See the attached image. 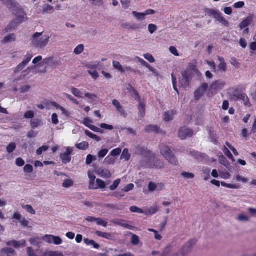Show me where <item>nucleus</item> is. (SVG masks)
Returning <instances> with one entry per match:
<instances>
[{
  "mask_svg": "<svg viewBox=\"0 0 256 256\" xmlns=\"http://www.w3.org/2000/svg\"><path fill=\"white\" fill-rule=\"evenodd\" d=\"M54 12V8L48 4H44L42 6V12L44 14H52Z\"/></svg>",
  "mask_w": 256,
  "mask_h": 256,
  "instance_id": "23",
  "label": "nucleus"
},
{
  "mask_svg": "<svg viewBox=\"0 0 256 256\" xmlns=\"http://www.w3.org/2000/svg\"><path fill=\"white\" fill-rule=\"evenodd\" d=\"M71 92L75 96L78 98H83L86 94L84 92L74 87L72 88Z\"/></svg>",
  "mask_w": 256,
  "mask_h": 256,
  "instance_id": "26",
  "label": "nucleus"
},
{
  "mask_svg": "<svg viewBox=\"0 0 256 256\" xmlns=\"http://www.w3.org/2000/svg\"><path fill=\"white\" fill-rule=\"evenodd\" d=\"M234 179L238 182H242V183H246L248 182V179L244 178L238 174H235Z\"/></svg>",
  "mask_w": 256,
  "mask_h": 256,
  "instance_id": "37",
  "label": "nucleus"
},
{
  "mask_svg": "<svg viewBox=\"0 0 256 256\" xmlns=\"http://www.w3.org/2000/svg\"><path fill=\"white\" fill-rule=\"evenodd\" d=\"M58 110H60L61 111L62 114L64 115V116L66 117H69L70 116V112L66 110L65 108L64 107L60 106L59 107Z\"/></svg>",
  "mask_w": 256,
  "mask_h": 256,
  "instance_id": "60",
  "label": "nucleus"
},
{
  "mask_svg": "<svg viewBox=\"0 0 256 256\" xmlns=\"http://www.w3.org/2000/svg\"><path fill=\"white\" fill-rule=\"evenodd\" d=\"M116 160L114 156L110 154L104 160V163L106 164H114L115 163Z\"/></svg>",
  "mask_w": 256,
  "mask_h": 256,
  "instance_id": "35",
  "label": "nucleus"
},
{
  "mask_svg": "<svg viewBox=\"0 0 256 256\" xmlns=\"http://www.w3.org/2000/svg\"><path fill=\"white\" fill-rule=\"evenodd\" d=\"M226 85V82L222 80H218L213 82L210 86V90L214 94L222 90Z\"/></svg>",
  "mask_w": 256,
  "mask_h": 256,
  "instance_id": "7",
  "label": "nucleus"
},
{
  "mask_svg": "<svg viewBox=\"0 0 256 256\" xmlns=\"http://www.w3.org/2000/svg\"><path fill=\"white\" fill-rule=\"evenodd\" d=\"M95 234L98 236L102 237L107 240H110L112 236L110 233L104 232L100 231H96Z\"/></svg>",
  "mask_w": 256,
  "mask_h": 256,
  "instance_id": "31",
  "label": "nucleus"
},
{
  "mask_svg": "<svg viewBox=\"0 0 256 256\" xmlns=\"http://www.w3.org/2000/svg\"><path fill=\"white\" fill-rule=\"evenodd\" d=\"M88 176L90 179L89 188L90 190H95L96 188L95 184L96 176L94 172L89 171L88 172Z\"/></svg>",
  "mask_w": 256,
  "mask_h": 256,
  "instance_id": "17",
  "label": "nucleus"
},
{
  "mask_svg": "<svg viewBox=\"0 0 256 256\" xmlns=\"http://www.w3.org/2000/svg\"><path fill=\"white\" fill-rule=\"evenodd\" d=\"M74 184V182L70 179H67L66 180H64L63 184H62V186L65 188H68L70 186H72Z\"/></svg>",
  "mask_w": 256,
  "mask_h": 256,
  "instance_id": "50",
  "label": "nucleus"
},
{
  "mask_svg": "<svg viewBox=\"0 0 256 256\" xmlns=\"http://www.w3.org/2000/svg\"><path fill=\"white\" fill-rule=\"evenodd\" d=\"M214 18L216 19L219 22L221 23L222 25L226 26H229V22L222 16V14L218 12L214 16Z\"/></svg>",
  "mask_w": 256,
  "mask_h": 256,
  "instance_id": "24",
  "label": "nucleus"
},
{
  "mask_svg": "<svg viewBox=\"0 0 256 256\" xmlns=\"http://www.w3.org/2000/svg\"><path fill=\"white\" fill-rule=\"evenodd\" d=\"M26 252L28 256H40L39 250H34L31 247H28L26 248Z\"/></svg>",
  "mask_w": 256,
  "mask_h": 256,
  "instance_id": "34",
  "label": "nucleus"
},
{
  "mask_svg": "<svg viewBox=\"0 0 256 256\" xmlns=\"http://www.w3.org/2000/svg\"><path fill=\"white\" fill-rule=\"evenodd\" d=\"M230 174L228 172H220V176L222 179L228 180L230 178Z\"/></svg>",
  "mask_w": 256,
  "mask_h": 256,
  "instance_id": "59",
  "label": "nucleus"
},
{
  "mask_svg": "<svg viewBox=\"0 0 256 256\" xmlns=\"http://www.w3.org/2000/svg\"><path fill=\"white\" fill-rule=\"evenodd\" d=\"M181 176L185 179H192L194 177V174L188 172H182Z\"/></svg>",
  "mask_w": 256,
  "mask_h": 256,
  "instance_id": "54",
  "label": "nucleus"
},
{
  "mask_svg": "<svg viewBox=\"0 0 256 256\" xmlns=\"http://www.w3.org/2000/svg\"><path fill=\"white\" fill-rule=\"evenodd\" d=\"M218 59L220 62V64L218 66L216 72H224L226 70V64L224 58L222 57L218 56Z\"/></svg>",
  "mask_w": 256,
  "mask_h": 256,
  "instance_id": "19",
  "label": "nucleus"
},
{
  "mask_svg": "<svg viewBox=\"0 0 256 256\" xmlns=\"http://www.w3.org/2000/svg\"><path fill=\"white\" fill-rule=\"evenodd\" d=\"M73 147H65V151L60 154V158L64 164H67L70 162L72 160L71 154L74 150Z\"/></svg>",
  "mask_w": 256,
  "mask_h": 256,
  "instance_id": "5",
  "label": "nucleus"
},
{
  "mask_svg": "<svg viewBox=\"0 0 256 256\" xmlns=\"http://www.w3.org/2000/svg\"><path fill=\"white\" fill-rule=\"evenodd\" d=\"M208 87V84L206 83H203L194 92V96L196 100H198L204 94Z\"/></svg>",
  "mask_w": 256,
  "mask_h": 256,
  "instance_id": "13",
  "label": "nucleus"
},
{
  "mask_svg": "<svg viewBox=\"0 0 256 256\" xmlns=\"http://www.w3.org/2000/svg\"><path fill=\"white\" fill-rule=\"evenodd\" d=\"M2 1L10 6L12 12L16 16V18L12 20L4 28V33H6L16 30L20 24L26 22L28 18L26 12L14 0H2Z\"/></svg>",
  "mask_w": 256,
  "mask_h": 256,
  "instance_id": "1",
  "label": "nucleus"
},
{
  "mask_svg": "<svg viewBox=\"0 0 256 256\" xmlns=\"http://www.w3.org/2000/svg\"><path fill=\"white\" fill-rule=\"evenodd\" d=\"M96 188L95 190L98 188L103 189L106 186V183L102 180L98 178L96 180Z\"/></svg>",
  "mask_w": 256,
  "mask_h": 256,
  "instance_id": "39",
  "label": "nucleus"
},
{
  "mask_svg": "<svg viewBox=\"0 0 256 256\" xmlns=\"http://www.w3.org/2000/svg\"><path fill=\"white\" fill-rule=\"evenodd\" d=\"M221 184L222 186L229 188L237 189L239 188V186L238 184H226V182H221Z\"/></svg>",
  "mask_w": 256,
  "mask_h": 256,
  "instance_id": "49",
  "label": "nucleus"
},
{
  "mask_svg": "<svg viewBox=\"0 0 256 256\" xmlns=\"http://www.w3.org/2000/svg\"><path fill=\"white\" fill-rule=\"evenodd\" d=\"M148 159L147 166L152 168H161L164 166V164L162 160H158L153 156H148Z\"/></svg>",
  "mask_w": 256,
  "mask_h": 256,
  "instance_id": "6",
  "label": "nucleus"
},
{
  "mask_svg": "<svg viewBox=\"0 0 256 256\" xmlns=\"http://www.w3.org/2000/svg\"><path fill=\"white\" fill-rule=\"evenodd\" d=\"M50 36L47 35H42V33L36 32L32 38V45L36 48H43L48 43Z\"/></svg>",
  "mask_w": 256,
  "mask_h": 256,
  "instance_id": "3",
  "label": "nucleus"
},
{
  "mask_svg": "<svg viewBox=\"0 0 256 256\" xmlns=\"http://www.w3.org/2000/svg\"><path fill=\"white\" fill-rule=\"evenodd\" d=\"M63 96H64L66 98H67L70 100V101H72L74 104L76 105L79 104L78 102L75 98H74L73 96H72L71 95L66 94V93H64Z\"/></svg>",
  "mask_w": 256,
  "mask_h": 256,
  "instance_id": "51",
  "label": "nucleus"
},
{
  "mask_svg": "<svg viewBox=\"0 0 256 256\" xmlns=\"http://www.w3.org/2000/svg\"><path fill=\"white\" fill-rule=\"evenodd\" d=\"M210 168L207 167H204L202 169V175L203 179L207 181L210 178Z\"/></svg>",
  "mask_w": 256,
  "mask_h": 256,
  "instance_id": "27",
  "label": "nucleus"
},
{
  "mask_svg": "<svg viewBox=\"0 0 256 256\" xmlns=\"http://www.w3.org/2000/svg\"><path fill=\"white\" fill-rule=\"evenodd\" d=\"M160 150L163 156L170 164L177 165L178 162L172 154L170 148L165 144H161L160 146Z\"/></svg>",
  "mask_w": 256,
  "mask_h": 256,
  "instance_id": "4",
  "label": "nucleus"
},
{
  "mask_svg": "<svg viewBox=\"0 0 256 256\" xmlns=\"http://www.w3.org/2000/svg\"><path fill=\"white\" fill-rule=\"evenodd\" d=\"M194 74L199 75L200 72L194 64H190L188 68L182 72V76L180 78V86L186 88L188 86Z\"/></svg>",
  "mask_w": 256,
  "mask_h": 256,
  "instance_id": "2",
  "label": "nucleus"
},
{
  "mask_svg": "<svg viewBox=\"0 0 256 256\" xmlns=\"http://www.w3.org/2000/svg\"><path fill=\"white\" fill-rule=\"evenodd\" d=\"M112 64L114 68L118 70L119 72L122 73L124 72V70L118 62L114 60L113 61Z\"/></svg>",
  "mask_w": 256,
  "mask_h": 256,
  "instance_id": "40",
  "label": "nucleus"
},
{
  "mask_svg": "<svg viewBox=\"0 0 256 256\" xmlns=\"http://www.w3.org/2000/svg\"><path fill=\"white\" fill-rule=\"evenodd\" d=\"M130 92L131 93L132 96L134 97L136 100L138 102L141 101L138 92L132 87H130Z\"/></svg>",
  "mask_w": 256,
  "mask_h": 256,
  "instance_id": "38",
  "label": "nucleus"
},
{
  "mask_svg": "<svg viewBox=\"0 0 256 256\" xmlns=\"http://www.w3.org/2000/svg\"><path fill=\"white\" fill-rule=\"evenodd\" d=\"M96 160V156H93L92 154H88L86 156V164L88 165H90L92 164L93 160Z\"/></svg>",
  "mask_w": 256,
  "mask_h": 256,
  "instance_id": "58",
  "label": "nucleus"
},
{
  "mask_svg": "<svg viewBox=\"0 0 256 256\" xmlns=\"http://www.w3.org/2000/svg\"><path fill=\"white\" fill-rule=\"evenodd\" d=\"M238 100H242L244 106L248 108H250L252 106L250 98L245 93H243L241 94Z\"/></svg>",
  "mask_w": 256,
  "mask_h": 256,
  "instance_id": "21",
  "label": "nucleus"
},
{
  "mask_svg": "<svg viewBox=\"0 0 256 256\" xmlns=\"http://www.w3.org/2000/svg\"><path fill=\"white\" fill-rule=\"evenodd\" d=\"M146 104L144 101L138 102V116L142 118L145 115V109Z\"/></svg>",
  "mask_w": 256,
  "mask_h": 256,
  "instance_id": "22",
  "label": "nucleus"
},
{
  "mask_svg": "<svg viewBox=\"0 0 256 256\" xmlns=\"http://www.w3.org/2000/svg\"><path fill=\"white\" fill-rule=\"evenodd\" d=\"M16 254V251L10 248H4L0 250V256H14Z\"/></svg>",
  "mask_w": 256,
  "mask_h": 256,
  "instance_id": "16",
  "label": "nucleus"
},
{
  "mask_svg": "<svg viewBox=\"0 0 256 256\" xmlns=\"http://www.w3.org/2000/svg\"><path fill=\"white\" fill-rule=\"evenodd\" d=\"M194 134L192 130L186 127L181 128L178 132V136L182 140L191 137Z\"/></svg>",
  "mask_w": 256,
  "mask_h": 256,
  "instance_id": "9",
  "label": "nucleus"
},
{
  "mask_svg": "<svg viewBox=\"0 0 256 256\" xmlns=\"http://www.w3.org/2000/svg\"><path fill=\"white\" fill-rule=\"evenodd\" d=\"M96 173L100 176L104 178H110L112 176L111 172L108 169L106 168H99L98 169L96 170Z\"/></svg>",
  "mask_w": 256,
  "mask_h": 256,
  "instance_id": "14",
  "label": "nucleus"
},
{
  "mask_svg": "<svg viewBox=\"0 0 256 256\" xmlns=\"http://www.w3.org/2000/svg\"><path fill=\"white\" fill-rule=\"evenodd\" d=\"M176 114V112L174 110H170L165 112L162 115L163 119L166 122L171 121L174 119V116Z\"/></svg>",
  "mask_w": 256,
  "mask_h": 256,
  "instance_id": "20",
  "label": "nucleus"
},
{
  "mask_svg": "<svg viewBox=\"0 0 256 256\" xmlns=\"http://www.w3.org/2000/svg\"><path fill=\"white\" fill-rule=\"evenodd\" d=\"M6 244L8 246H12L16 248H18L21 246H24L26 244V240H20L19 241H16L15 240H12L10 241H8L6 242Z\"/></svg>",
  "mask_w": 256,
  "mask_h": 256,
  "instance_id": "15",
  "label": "nucleus"
},
{
  "mask_svg": "<svg viewBox=\"0 0 256 256\" xmlns=\"http://www.w3.org/2000/svg\"><path fill=\"white\" fill-rule=\"evenodd\" d=\"M84 50V46L83 44H79L78 46L74 50V53L76 54H80Z\"/></svg>",
  "mask_w": 256,
  "mask_h": 256,
  "instance_id": "53",
  "label": "nucleus"
},
{
  "mask_svg": "<svg viewBox=\"0 0 256 256\" xmlns=\"http://www.w3.org/2000/svg\"><path fill=\"white\" fill-rule=\"evenodd\" d=\"M22 208L32 214H36L35 210L30 205H22Z\"/></svg>",
  "mask_w": 256,
  "mask_h": 256,
  "instance_id": "48",
  "label": "nucleus"
},
{
  "mask_svg": "<svg viewBox=\"0 0 256 256\" xmlns=\"http://www.w3.org/2000/svg\"><path fill=\"white\" fill-rule=\"evenodd\" d=\"M143 56L144 57V58H146L150 62L152 63L155 62L154 58L151 54L147 53V54H143Z\"/></svg>",
  "mask_w": 256,
  "mask_h": 256,
  "instance_id": "56",
  "label": "nucleus"
},
{
  "mask_svg": "<svg viewBox=\"0 0 256 256\" xmlns=\"http://www.w3.org/2000/svg\"><path fill=\"white\" fill-rule=\"evenodd\" d=\"M159 210L158 206L157 204H154L152 206L146 208L144 211V214L146 215H152L154 214Z\"/></svg>",
  "mask_w": 256,
  "mask_h": 256,
  "instance_id": "25",
  "label": "nucleus"
},
{
  "mask_svg": "<svg viewBox=\"0 0 256 256\" xmlns=\"http://www.w3.org/2000/svg\"><path fill=\"white\" fill-rule=\"evenodd\" d=\"M132 14L138 21H142L145 19L146 15L144 12H132Z\"/></svg>",
  "mask_w": 256,
  "mask_h": 256,
  "instance_id": "30",
  "label": "nucleus"
},
{
  "mask_svg": "<svg viewBox=\"0 0 256 256\" xmlns=\"http://www.w3.org/2000/svg\"><path fill=\"white\" fill-rule=\"evenodd\" d=\"M222 151L224 153V154L230 160H231L232 162H234L235 160L231 154L230 152V151L229 149L226 146H224L222 148Z\"/></svg>",
  "mask_w": 256,
  "mask_h": 256,
  "instance_id": "36",
  "label": "nucleus"
},
{
  "mask_svg": "<svg viewBox=\"0 0 256 256\" xmlns=\"http://www.w3.org/2000/svg\"><path fill=\"white\" fill-rule=\"evenodd\" d=\"M16 144L14 142H11L6 147L7 152L9 154H10L14 150L16 149Z\"/></svg>",
  "mask_w": 256,
  "mask_h": 256,
  "instance_id": "52",
  "label": "nucleus"
},
{
  "mask_svg": "<svg viewBox=\"0 0 256 256\" xmlns=\"http://www.w3.org/2000/svg\"><path fill=\"white\" fill-rule=\"evenodd\" d=\"M84 96L87 98L90 102H92L94 101H95L97 96L96 94L90 93H86L84 94Z\"/></svg>",
  "mask_w": 256,
  "mask_h": 256,
  "instance_id": "47",
  "label": "nucleus"
},
{
  "mask_svg": "<svg viewBox=\"0 0 256 256\" xmlns=\"http://www.w3.org/2000/svg\"><path fill=\"white\" fill-rule=\"evenodd\" d=\"M34 116V112L32 110H29L26 112L24 114V118L26 119L32 118Z\"/></svg>",
  "mask_w": 256,
  "mask_h": 256,
  "instance_id": "64",
  "label": "nucleus"
},
{
  "mask_svg": "<svg viewBox=\"0 0 256 256\" xmlns=\"http://www.w3.org/2000/svg\"><path fill=\"white\" fill-rule=\"evenodd\" d=\"M108 150L106 148L102 149L98 154V156L100 159L104 158L108 153Z\"/></svg>",
  "mask_w": 256,
  "mask_h": 256,
  "instance_id": "45",
  "label": "nucleus"
},
{
  "mask_svg": "<svg viewBox=\"0 0 256 256\" xmlns=\"http://www.w3.org/2000/svg\"><path fill=\"white\" fill-rule=\"evenodd\" d=\"M164 188V185L162 182H150L148 189L150 192H160Z\"/></svg>",
  "mask_w": 256,
  "mask_h": 256,
  "instance_id": "10",
  "label": "nucleus"
},
{
  "mask_svg": "<svg viewBox=\"0 0 256 256\" xmlns=\"http://www.w3.org/2000/svg\"><path fill=\"white\" fill-rule=\"evenodd\" d=\"M130 212H136V213H138V214H144V211L142 209H141L137 206H130Z\"/></svg>",
  "mask_w": 256,
  "mask_h": 256,
  "instance_id": "55",
  "label": "nucleus"
},
{
  "mask_svg": "<svg viewBox=\"0 0 256 256\" xmlns=\"http://www.w3.org/2000/svg\"><path fill=\"white\" fill-rule=\"evenodd\" d=\"M52 61L53 58L52 57L46 58L43 60L40 64L42 66L44 64L52 66Z\"/></svg>",
  "mask_w": 256,
  "mask_h": 256,
  "instance_id": "46",
  "label": "nucleus"
},
{
  "mask_svg": "<svg viewBox=\"0 0 256 256\" xmlns=\"http://www.w3.org/2000/svg\"><path fill=\"white\" fill-rule=\"evenodd\" d=\"M130 155L129 154L128 149L124 148V150L121 156V158L124 159L125 160L128 161L130 160Z\"/></svg>",
  "mask_w": 256,
  "mask_h": 256,
  "instance_id": "41",
  "label": "nucleus"
},
{
  "mask_svg": "<svg viewBox=\"0 0 256 256\" xmlns=\"http://www.w3.org/2000/svg\"><path fill=\"white\" fill-rule=\"evenodd\" d=\"M98 63L95 62L94 64H88L87 65L88 68V72L92 76V78L96 80L99 76L98 73L96 70V68L97 67Z\"/></svg>",
  "mask_w": 256,
  "mask_h": 256,
  "instance_id": "12",
  "label": "nucleus"
},
{
  "mask_svg": "<svg viewBox=\"0 0 256 256\" xmlns=\"http://www.w3.org/2000/svg\"><path fill=\"white\" fill-rule=\"evenodd\" d=\"M75 146L78 150H85L88 148L89 144L87 142H82L80 144H76Z\"/></svg>",
  "mask_w": 256,
  "mask_h": 256,
  "instance_id": "33",
  "label": "nucleus"
},
{
  "mask_svg": "<svg viewBox=\"0 0 256 256\" xmlns=\"http://www.w3.org/2000/svg\"><path fill=\"white\" fill-rule=\"evenodd\" d=\"M218 160L220 164L224 165L227 168L229 169L231 167L230 164L224 156H220L218 158Z\"/></svg>",
  "mask_w": 256,
  "mask_h": 256,
  "instance_id": "29",
  "label": "nucleus"
},
{
  "mask_svg": "<svg viewBox=\"0 0 256 256\" xmlns=\"http://www.w3.org/2000/svg\"><path fill=\"white\" fill-rule=\"evenodd\" d=\"M112 104L120 115H125L126 111L118 100H114L112 102Z\"/></svg>",
  "mask_w": 256,
  "mask_h": 256,
  "instance_id": "18",
  "label": "nucleus"
},
{
  "mask_svg": "<svg viewBox=\"0 0 256 256\" xmlns=\"http://www.w3.org/2000/svg\"><path fill=\"white\" fill-rule=\"evenodd\" d=\"M84 133L88 136L95 140L97 142H99L102 140L98 136L94 134L93 133H92V132H90V131H89L88 130H85Z\"/></svg>",
  "mask_w": 256,
  "mask_h": 256,
  "instance_id": "32",
  "label": "nucleus"
},
{
  "mask_svg": "<svg viewBox=\"0 0 256 256\" xmlns=\"http://www.w3.org/2000/svg\"><path fill=\"white\" fill-rule=\"evenodd\" d=\"M243 93L244 92H242L238 88H230L228 92L230 98L234 101L238 100L240 97Z\"/></svg>",
  "mask_w": 256,
  "mask_h": 256,
  "instance_id": "11",
  "label": "nucleus"
},
{
  "mask_svg": "<svg viewBox=\"0 0 256 256\" xmlns=\"http://www.w3.org/2000/svg\"><path fill=\"white\" fill-rule=\"evenodd\" d=\"M81 123L90 128L92 125L93 122L90 118L87 117L84 118Z\"/></svg>",
  "mask_w": 256,
  "mask_h": 256,
  "instance_id": "44",
  "label": "nucleus"
},
{
  "mask_svg": "<svg viewBox=\"0 0 256 256\" xmlns=\"http://www.w3.org/2000/svg\"><path fill=\"white\" fill-rule=\"evenodd\" d=\"M53 235H45L42 237V240L48 244H52Z\"/></svg>",
  "mask_w": 256,
  "mask_h": 256,
  "instance_id": "57",
  "label": "nucleus"
},
{
  "mask_svg": "<svg viewBox=\"0 0 256 256\" xmlns=\"http://www.w3.org/2000/svg\"><path fill=\"white\" fill-rule=\"evenodd\" d=\"M251 21V18L250 17L247 18L246 19L244 20L240 25V26L241 29L245 28L250 25Z\"/></svg>",
  "mask_w": 256,
  "mask_h": 256,
  "instance_id": "43",
  "label": "nucleus"
},
{
  "mask_svg": "<svg viewBox=\"0 0 256 256\" xmlns=\"http://www.w3.org/2000/svg\"><path fill=\"white\" fill-rule=\"evenodd\" d=\"M120 182V179H117L116 180H114L113 184L110 186V190H116L118 187Z\"/></svg>",
  "mask_w": 256,
  "mask_h": 256,
  "instance_id": "62",
  "label": "nucleus"
},
{
  "mask_svg": "<svg viewBox=\"0 0 256 256\" xmlns=\"http://www.w3.org/2000/svg\"><path fill=\"white\" fill-rule=\"evenodd\" d=\"M196 240L195 239L190 240L183 247L182 250V252L180 254H176L174 256H184L191 250L192 247L196 244Z\"/></svg>",
  "mask_w": 256,
  "mask_h": 256,
  "instance_id": "8",
  "label": "nucleus"
},
{
  "mask_svg": "<svg viewBox=\"0 0 256 256\" xmlns=\"http://www.w3.org/2000/svg\"><path fill=\"white\" fill-rule=\"evenodd\" d=\"M33 57L32 54L29 52L26 54L24 56V59L22 62L26 66L28 64V62L30 61L32 58Z\"/></svg>",
  "mask_w": 256,
  "mask_h": 256,
  "instance_id": "42",
  "label": "nucleus"
},
{
  "mask_svg": "<svg viewBox=\"0 0 256 256\" xmlns=\"http://www.w3.org/2000/svg\"><path fill=\"white\" fill-rule=\"evenodd\" d=\"M48 148V146H44L36 150V154L38 156L41 155L43 152L46 151Z\"/></svg>",
  "mask_w": 256,
  "mask_h": 256,
  "instance_id": "61",
  "label": "nucleus"
},
{
  "mask_svg": "<svg viewBox=\"0 0 256 256\" xmlns=\"http://www.w3.org/2000/svg\"><path fill=\"white\" fill-rule=\"evenodd\" d=\"M157 26L154 24H150L148 26V30L150 34H154L157 30Z\"/></svg>",
  "mask_w": 256,
  "mask_h": 256,
  "instance_id": "63",
  "label": "nucleus"
},
{
  "mask_svg": "<svg viewBox=\"0 0 256 256\" xmlns=\"http://www.w3.org/2000/svg\"><path fill=\"white\" fill-rule=\"evenodd\" d=\"M16 36L14 34H10L6 36L2 40L3 43H8L14 42L16 40Z\"/></svg>",
  "mask_w": 256,
  "mask_h": 256,
  "instance_id": "28",
  "label": "nucleus"
}]
</instances>
